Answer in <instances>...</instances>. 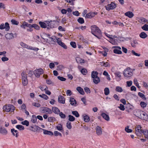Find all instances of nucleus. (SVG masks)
I'll list each match as a JSON object with an SVG mask.
<instances>
[{
  "label": "nucleus",
  "instance_id": "obj_6",
  "mask_svg": "<svg viewBox=\"0 0 148 148\" xmlns=\"http://www.w3.org/2000/svg\"><path fill=\"white\" fill-rule=\"evenodd\" d=\"M116 7V4L114 2H112L110 4H108L106 6V8L107 10L109 11L110 10H113Z\"/></svg>",
  "mask_w": 148,
  "mask_h": 148
},
{
  "label": "nucleus",
  "instance_id": "obj_51",
  "mask_svg": "<svg viewBox=\"0 0 148 148\" xmlns=\"http://www.w3.org/2000/svg\"><path fill=\"white\" fill-rule=\"evenodd\" d=\"M22 79H27V74L23 72L21 73Z\"/></svg>",
  "mask_w": 148,
  "mask_h": 148
},
{
  "label": "nucleus",
  "instance_id": "obj_27",
  "mask_svg": "<svg viewBox=\"0 0 148 148\" xmlns=\"http://www.w3.org/2000/svg\"><path fill=\"white\" fill-rule=\"evenodd\" d=\"M43 133L45 134H48L50 135H53V133L52 132L45 129L43 130Z\"/></svg>",
  "mask_w": 148,
  "mask_h": 148
},
{
  "label": "nucleus",
  "instance_id": "obj_2",
  "mask_svg": "<svg viewBox=\"0 0 148 148\" xmlns=\"http://www.w3.org/2000/svg\"><path fill=\"white\" fill-rule=\"evenodd\" d=\"M3 109L5 111L12 112L15 110V107L12 104L6 105L3 106Z\"/></svg>",
  "mask_w": 148,
  "mask_h": 148
},
{
  "label": "nucleus",
  "instance_id": "obj_33",
  "mask_svg": "<svg viewBox=\"0 0 148 148\" xmlns=\"http://www.w3.org/2000/svg\"><path fill=\"white\" fill-rule=\"evenodd\" d=\"M138 95L139 96V97L143 99H144L145 100H146V98L145 97V95L143 94L142 93L140 92H139L138 93Z\"/></svg>",
  "mask_w": 148,
  "mask_h": 148
},
{
  "label": "nucleus",
  "instance_id": "obj_46",
  "mask_svg": "<svg viewBox=\"0 0 148 148\" xmlns=\"http://www.w3.org/2000/svg\"><path fill=\"white\" fill-rule=\"evenodd\" d=\"M84 120L86 122H88L90 121V118L87 115H85L84 117Z\"/></svg>",
  "mask_w": 148,
  "mask_h": 148
},
{
  "label": "nucleus",
  "instance_id": "obj_28",
  "mask_svg": "<svg viewBox=\"0 0 148 148\" xmlns=\"http://www.w3.org/2000/svg\"><path fill=\"white\" fill-rule=\"evenodd\" d=\"M71 102L70 104L72 105H75L76 104V101L73 98H71L70 100Z\"/></svg>",
  "mask_w": 148,
  "mask_h": 148
},
{
  "label": "nucleus",
  "instance_id": "obj_35",
  "mask_svg": "<svg viewBox=\"0 0 148 148\" xmlns=\"http://www.w3.org/2000/svg\"><path fill=\"white\" fill-rule=\"evenodd\" d=\"M115 90L117 92H121L123 91V90L121 87L119 86H117L116 87Z\"/></svg>",
  "mask_w": 148,
  "mask_h": 148
},
{
  "label": "nucleus",
  "instance_id": "obj_25",
  "mask_svg": "<svg viewBox=\"0 0 148 148\" xmlns=\"http://www.w3.org/2000/svg\"><path fill=\"white\" fill-rule=\"evenodd\" d=\"M139 36L141 38L145 39L147 36V35L145 32H143L140 34Z\"/></svg>",
  "mask_w": 148,
  "mask_h": 148
},
{
  "label": "nucleus",
  "instance_id": "obj_37",
  "mask_svg": "<svg viewBox=\"0 0 148 148\" xmlns=\"http://www.w3.org/2000/svg\"><path fill=\"white\" fill-rule=\"evenodd\" d=\"M113 52L117 54H121L122 52L120 50L117 49H115L113 50Z\"/></svg>",
  "mask_w": 148,
  "mask_h": 148
},
{
  "label": "nucleus",
  "instance_id": "obj_31",
  "mask_svg": "<svg viewBox=\"0 0 148 148\" xmlns=\"http://www.w3.org/2000/svg\"><path fill=\"white\" fill-rule=\"evenodd\" d=\"M100 79L99 77L93 78V82L95 84H98L100 82Z\"/></svg>",
  "mask_w": 148,
  "mask_h": 148
},
{
  "label": "nucleus",
  "instance_id": "obj_24",
  "mask_svg": "<svg viewBox=\"0 0 148 148\" xmlns=\"http://www.w3.org/2000/svg\"><path fill=\"white\" fill-rule=\"evenodd\" d=\"M56 128L58 130L61 132L63 131L62 125L61 124H58V125L56 127Z\"/></svg>",
  "mask_w": 148,
  "mask_h": 148
},
{
  "label": "nucleus",
  "instance_id": "obj_45",
  "mask_svg": "<svg viewBox=\"0 0 148 148\" xmlns=\"http://www.w3.org/2000/svg\"><path fill=\"white\" fill-rule=\"evenodd\" d=\"M140 105L143 108H144L146 107L147 104L146 103L143 101H141L140 103Z\"/></svg>",
  "mask_w": 148,
  "mask_h": 148
},
{
  "label": "nucleus",
  "instance_id": "obj_62",
  "mask_svg": "<svg viewBox=\"0 0 148 148\" xmlns=\"http://www.w3.org/2000/svg\"><path fill=\"white\" fill-rule=\"evenodd\" d=\"M55 119V118L53 117H50L48 118V121L49 122H52Z\"/></svg>",
  "mask_w": 148,
  "mask_h": 148
},
{
  "label": "nucleus",
  "instance_id": "obj_43",
  "mask_svg": "<svg viewBox=\"0 0 148 148\" xmlns=\"http://www.w3.org/2000/svg\"><path fill=\"white\" fill-rule=\"evenodd\" d=\"M32 27H34L35 29L38 30L40 29V27L37 25L34 24L32 25Z\"/></svg>",
  "mask_w": 148,
  "mask_h": 148
},
{
  "label": "nucleus",
  "instance_id": "obj_42",
  "mask_svg": "<svg viewBox=\"0 0 148 148\" xmlns=\"http://www.w3.org/2000/svg\"><path fill=\"white\" fill-rule=\"evenodd\" d=\"M69 117V120L70 121H73L75 120V118L73 116L69 115L68 116Z\"/></svg>",
  "mask_w": 148,
  "mask_h": 148
},
{
  "label": "nucleus",
  "instance_id": "obj_53",
  "mask_svg": "<svg viewBox=\"0 0 148 148\" xmlns=\"http://www.w3.org/2000/svg\"><path fill=\"white\" fill-rule=\"evenodd\" d=\"M59 114L60 117L62 119H65L66 117V115L62 112H60Z\"/></svg>",
  "mask_w": 148,
  "mask_h": 148
},
{
  "label": "nucleus",
  "instance_id": "obj_14",
  "mask_svg": "<svg viewBox=\"0 0 148 148\" xmlns=\"http://www.w3.org/2000/svg\"><path fill=\"white\" fill-rule=\"evenodd\" d=\"M52 112H53L54 113L58 114L60 112V110L56 107H53L52 108Z\"/></svg>",
  "mask_w": 148,
  "mask_h": 148
},
{
  "label": "nucleus",
  "instance_id": "obj_3",
  "mask_svg": "<svg viewBox=\"0 0 148 148\" xmlns=\"http://www.w3.org/2000/svg\"><path fill=\"white\" fill-rule=\"evenodd\" d=\"M40 111L42 113L51 114L52 113V111L51 109L45 107H41L40 108Z\"/></svg>",
  "mask_w": 148,
  "mask_h": 148
},
{
  "label": "nucleus",
  "instance_id": "obj_50",
  "mask_svg": "<svg viewBox=\"0 0 148 148\" xmlns=\"http://www.w3.org/2000/svg\"><path fill=\"white\" fill-rule=\"evenodd\" d=\"M21 123L22 125H26L27 126H28L29 125V122L27 120H25L22 121Z\"/></svg>",
  "mask_w": 148,
  "mask_h": 148
},
{
  "label": "nucleus",
  "instance_id": "obj_47",
  "mask_svg": "<svg viewBox=\"0 0 148 148\" xmlns=\"http://www.w3.org/2000/svg\"><path fill=\"white\" fill-rule=\"evenodd\" d=\"M140 20L141 21L140 22L142 23L143 24L145 23L147 21V19L143 17L141 18H140Z\"/></svg>",
  "mask_w": 148,
  "mask_h": 148
},
{
  "label": "nucleus",
  "instance_id": "obj_52",
  "mask_svg": "<svg viewBox=\"0 0 148 148\" xmlns=\"http://www.w3.org/2000/svg\"><path fill=\"white\" fill-rule=\"evenodd\" d=\"M80 71L84 75H85L87 72V70L84 68L82 69Z\"/></svg>",
  "mask_w": 148,
  "mask_h": 148
},
{
  "label": "nucleus",
  "instance_id": "obj_63",
  "mask_svg": "<svg viewBox=\"0 0 148 148\" xmlns=\"http://www.w3.org/2000/svg\"><path fill=\"white\" fill-rule=\"evenodd\" d=\"M131 52L133 55L136 56H140V54L136 53L134 50H132Z\"/></svg>",
  "mask_w": 148,
  "mask_h": 148
},
{
  "label": "nucleus",
  "instance_id": "obj_36",
  "mask_svg": "<svg viewBox=\"0 0 148 148\" xmlns=\"http://www.w3.org/2000/svg\"><path fill=\"white\" fill-rule=\"evenodd\" d=\"M72 113L73 115H74L76 117H78L79 116V114L77 111H72Z\"/></svg>",
  "mask_w": 148,
  "mask_h": 148
},
{
  "label": "nucleus",
  "instance_id": "obj_19",
  "mask_svg": "<svg viewBox=\"0 0 148 148\" xmlns=\"http://www.w3.org/2000/svg\"><path fill=\"white\" fill-rule=\"evenodd\" d=\"M96 132L98 135H100L101 134V128L99 126H97L96 127Z\"/></svg>",
  "mask_w": 148,
  "mask_h": 148
},
{
  "label": "nucleus",
  "instance_id": "obj_55",
  "mask_svg": "<svg viewBox=\"0 0 148 148\" xmlns=\"http://www.w3.org/2000/svg\"><path fill=\"white\" fill-rule=\"evenodd\" d=\"M134 84L136 85V86L138 88H140V86H139V84L137 82V80L136 79H134Z\"/></svg>",
  "mask_w": 148,
  "mask_h": 148
},
{
  "label": "nucleus",
  "instance_id": "obj_4",
  "mask_svg": "<svg viewBox=\"0 0 148 148\" xmlns=\"http://www.w3.org/2000/svg\"><path fill=\"white\" fill-rule=\"evenodd\" d=\"M130 68L128 67L124 70L123 72V75L125 77H130L133 75L132 72L130 71Z\"/></svg>",
  "mask_w": 148,
  "mask_h": 148
},
{
  "label": "nucleus",
  "instance_id": "obj_58",
  "mask_svg": "<svg viewBox=\"0 0 148 148\" xmlns=\"http://www.w3.org/2000/svg\"><path fill=\"white\" fill-rule=\"evenodd\" d=\"M11 23L12 24L15 25H18V22L14 19H12L11 21Z\"/></svg>",
  "mask_w": 148,
  "mask_h": 148
},
{
  "label": "nucleus",
  "instance_id": "obj_49",
  "mask_svg": "<svg viewBox=\"0 0 148 148\" xmlns=\"http://www.w3.org/2000/svg\"><path fill=\"white\" fill-rule=\"evenodd\" d=\"M78 22L80 24H83L84 23V19L83 18L79 17L77 20Z\"/></svg>",
  "mask_w": 148,
  "mask_h": 148
},
{
  "label": "nucleus",
  "instance_id": "obj_5",
  "mask_svg": "<svg viewBox=\"0 0 148 148\" xmlns=\"http://www.w3.org/2000/svg\"><path fill=\"white\" fill-rule=\"evenodd\" d=\"M45 22L47 23V28H51L54 27V25L56 23L55 21H45Z\"/></svg>",
  "mask_w": 148,
  "mask_h": 148
},
{
  "label": "nucleus",
  "instance_id": "obj_56",
  "mask_svg": "<svg viewBox=\"0 0 148 148\" xmlns=\"http://www.w3.org/2000/svg\"><path fill=\"white\" fill-rule=\"evenodd\" d=\"M37 127V126L35 125L33 126H30L31 128H30V130L34 132L36 131V127Z\"/></svg>",
  "mask_w": 148,
  "mask_h": 148
},
{
  "label": "nucleus",
  "instance_id": "obj_48",
  "mask_svg": "<svg viewBox=\"0 0 148 148\" xmlns=\"http://www.w3.org/2000/svg\"><path fill=\"white\" fill-rule=\"evenodd\" d=\"M54 135L55 136H59L60 137L62 136V134L57 131H55L54 132Z\"/></svg>",
  "mask_w": 148,
  "mask_h": 148
},
{
  "label": "nucleus",
  "instance_id": "obj_13",
  "mask_svg": "<svg viewBox=\"0 0 148 148\" xmlns=\"http://www.w3.org/2000/svg\"><path fill=\"white\" fill-rule=\"evenodd\" d=\"M58 101L59 102L62 104H64L65 102L64 98L63 96L61 95L59 96L58 97Z\"/></svg>",
  "mask_w": 148,
  "mask_h": 148
},
{
  "label": "nucleus",
  "instance_id": "obj_44",
  "mask_svg": "<svg viewBox=\"0 0 148 148\" xmlns=\"http://www.w3.org/2000/svg\"><path fill=\"white\" fill-rule=\"evenodd\" d=\"M39 96L46 100L48 98V97L46 95L43 94L39 95Z\"/></svg>",
  "mask_w": 148,
  "mask_h": 148
},
{
  "label": "nucleus",
  "instance_id": "obj_23",
  "mask_svg": "<svg viewBox=\"0 0 148 148\" xmlns=\"http://www.w3.org/2000/svg\"><path fill=\"white\" fill-rule=\"evenodd\" d=\"M76 89L77 90L81 95H83L84 94V92L83 89L80 87H77Z\"/></svg>",
  "mask_w": 148,
  "mask_h": 148
},
{
  "label": "nucleus",
  "instance_id": "obj_32",
  "mask_svg": "<svg viewBox=\"0 0 148 148\" xmlns=\"http://www.w3.org/2000/svg\"><path fill=\"white\" fill-rule=\"evenodd\" d=\"M37 117L35 115H33L32 116L31 121L33 123H35L37 121Z\"/></svg>",
  "mask_w": 148,
  "mask_h": 148
},
{
  "label": "nucleus",
  "instance_id": "obj_60",
  "mask_svg": "<svg viewBox=\"0 0 148 148\" xmlns=\"http://www.w3.org/2000/svg\"><path fill=\"white\" fill-rule=\"evenodd\" d=\"M118 108L120 110L122 111H124L125 109L124 106L122 104H120V106L118 107Z\"/></svg>",
  "mask_w": 148,
  "mask_h": 148
},
{
  "label": "nucleus",
  "instance_id": "obj_16",
  "mask_svg": "<svg viewBox=\"0 0 148 148\" xmlns=\"http://www.w3.org/2000/svg\"><path fill=\"white\" fill-rule=\"evenodd\" d=\"M5 36L6 39L9 40L12 39L14 38L13 34L12 33L7 34Z\"/></svg>",
  "mask_w": 148,
  "mask_h": 148
},
{
  "label": "nucleus",
  "instance_id": "obj_1",
  "mask_svg": "<svg viewBox=\"0 0 148 148\" xmlns=\"http://www.w3.org/2000/svg\"><path fill=\"white\" fill-rule=\"evenodd\" d=\"M91 33L98 39L101 37V32L99 28L95 25L91 26Z\"/></svg>",
  "mask_w": 148,
  "mask_h": 148
},
{
  "label": "nucleus",
  "instance_id": "obj_12",
  "mask_svg": "<svg viewBox=\"0 0 148 148\" xmlns=\"http://www.w3.org/2000/svg\"><path fill=\"white\" fill-rule=\"evenodd\" d=\"M32 25L29 24L25 21H23L22 23V24L21 25V27H23L24 28H25V27H24L25 26L27 27L30 28L32 27Z\"/></svg>",
  "mask_w": 148,
  "mask_h": 148
},
{
  "label": "nucleus",
  "instance_id": "obj_61",
  "mask_svg": "<svg viewBox=\"0 0 148 148\" xmlns=\"http://www.w3.org/2000/svg\"><path fill=\"white\" fill-rule=\"evenodd\" d=\"M138 44V42L137 41L134 40L133 42H132L131 45L132 46H135Z\"/></svg>",
  "mask_w": 148,
  "mask_h": 148
},
{
  "label": "nucleus",
  "instance_id": "obj_57",
  "mask_svg": "<svg viewBox=\"0 0 148 148\" xmlns=\"http://www.w3.org/2000/svg\"><path fill=\"white\" fill-rule=\"evenodd\" d=\"M66 127L67 128L69 129H71L72 128L71 123L70 122L68 121L66 123Z\"/></svg>",
  "mask_w": 148,
  "mask_h": 148
},
{
  "label": "nucleus",
  "instance_id": "obj_54",
  "mask_svg": "<svg viewBox=\"0 0 148 148\" xmlns=\"http://www.w3.org/2000/svg\"><path fill=\"white\" fill-rule=\"evenodd\" d=\"M27 48L28 49L35 50V51H37L39 49L37 48L36 47H27Z\"/></svg>",
  "mask_w": 148,
  "mask_h": 148
},
{
  "label": "nucleus",
  "instance_id": "obj_11",
  "mask_svg": "<svg viewBox=\"0 0 148 148\" xmlns=\"http://www.w3.org/2000/svg\"><path fill=\"white\" fill-rule=\"evenodd\" d=\"M97 14V12H91L86 14V17L87 18H91L94 17L95 15Z\"/></svg>",
  "mask_w": 148,
  "mask_h": 148
},
{
  "label": "nucleus",
  "instance_id": "obj_17",
  "mask_svg": "<svg viewBox=\"0 0 148 148\" xmlns=\"http://www.w3.org/2000/svg\"><path fill=\"white\" fill-rule=\"evenodd\" d=\"M141 119H142L146 120L147 119V114L144 112H142L140 113Z\"/></svg>",
  "mask_w": 148,
  "mask_h": 148
},
{
  "label": "nucleus",
  "instance_id": "obj_64",
  "mask_svg": "<svg viewBox=\"0 0 148 148\" xmlns=\"http://www.w3.org/2000/svg\"><path fill=\"white\" fill-rule=\"evenodd\" d=\"M58 78L61 80V81H65L66 80V79L63 77H61L60 76H58Z\"/></svg>",
  "mask_w": 148,
  "mask_h": 148
},
{
  "label": "nucleus",
  "instance_id": "obj_10",
  "mask_svg": "<svg viewBox=\"0 0 148 148\" xmlns=\"http://www.w3.org/2000/svg\"><path fill=\"white\" fill-rule=\"evenodd\" d=\"M110 42L113 45H116L118 44V40L117 39H115L112 37H109Z\"/></svg>",
  "mask_w": 148,
  "mask_h": 148
},
{
  "label": "nucleus",
  "instance_id": "obj_20",
  "mask_svg": "<svg viewBox=\"0 0 148 148\" xmlns=\"http://www.w3.org/2000/svg\"><path fill=\"white\" fill-rule=\"evenodd\" d=\"M0 133L3 134L5 135L7 133V131L4 127H1L0 128Z\"/></svg>",
  "mask_w": 148,
  "mask_h": 148
},
{
  "label": "nucleus",
  "instance_id": "obj_22",
  "mask_svg": "<svg viewBox=\"0 0 148 148\" xmlns=\"http://www.w3.org/2000/svg\"><path fill=\"white\" fill-rule=\"evenodd\" d=\"M101 116L107 121H109L110 119L109 116L104 113H102L101 114Z\"/></svg>",
  "mask_w": 148,
  "mask_h": 148
},
{
  "label": "nucleus",
  "instance_id": "obj_9",
  "mask_svg": "<svg viewBox=\"0 0 148 148\" xmlns=\"http://www.w3.org/2000/svg\"><path fill=\"white\" fill-rule=\"evenodd\" d=\"M141 128L142 127L140 125H136V127L135 128V130L136 132H137V133H136V134L138 136H139L138 135L139 134H140L143 132V130L141 129Z\"/></svg>",
  "mask_w": 148,
  "mask_h": 148
},
{
  "label": "nucleus",
  "instance_id": "obj_41",
  "mask_svg": "<svg viewBox=\"0 0 148 148\" xmlns=\"http://www.w3.org/2000/svg\"><path fill=\"white\" fill-rule=\"evenodd\" d=\"M141 28L145 31H148V25L145 24L143 26L141 27Z\"/></svg>",
  "mask_w": 148,
  "mask_h": 148
},
{
  "label": "nucleus",
  "instance_id": "obj_29",
  "mask_svg": "<svg viewBox=\"0 0 148 148\" xmlns=\"http://www.w3.org/2000/svg\"><path fill=\"white\" fill-rule=\"evenodd\" d=\"M144 135L145 137L148 140V130H144L141 133Z\"/></svg>",
  "mask_w": 148,
  "mask_h": 148
},
{
  "label": "nucleus",
  "instance_id": "obj_30",
  "mask_svg": "<svg viewBox=\"0 0 148 148\" xmlns=\"http://www.w3.org/2000/svg\"><path fill=\"white\" fill-rule=\"evenodd\" d=\"M57 42L58 45L61 46H66L64 43H63L61 41V40L59 38H58V39H57Z\"/></svg>",
  "mask_w": 148,
  "mask_h": 148
},
{
  "label": "nucleus",
  "instance_id": "obj_7",
  "mask_svg": "<svg viewBox=\"0 0 148 148\" xmlns=\"http://www.w3.org/2000/svg\"><path fill=\"white\" fill-rule=\"evenodd\" d=\"M34 73L36 77H38L40 75L43 73V70L41 68L37 69L34 71Z\"/></svg>",
  "mask_w": 148,
  "mask_h": 148
},
{
  "label": "nucleus",
  "instance_id": "obj_39",
  "mask_svg": "<svg viewBox=\"0 0 148 148\" xmlns=\"http://www.w3.org/2000/svg\"><path fill=\"white\" fill-rule=\"evenodd\" d=\"M22 84L23 86H25L28 84L27 79H22Z\"/></svg>",
  "mask_w": 148,
  "mask_h": 148
},
{
  "label": "nucleus",
  "instance_id": "obj_59",
  "mask_svg": "<svg viewBox=\"0 0 148 148\" xmlns=\"http://www.w3.org/2000/svg\"><path fill=\"white\" fill-rule=\"evenodd\" d=\"M84 89L86 92L88 94L90 93V90L87 87H86L84 88Z\"/></svg>",
  "mask_w": 148,
  "mask_h": 148
},
{
  "label": "nucleus",
  "instance_id": "obj_18",
  "mask_svg": "<svg viewBox=\"0 0 148 148\" xmlns=\"http://www.w3.org/2000/svg\"><path fill=\"white\" fill-rule=\"evenodd\" d=\"M125 15L130 18H132L134 16V14L132 12L129 11L125 13Z\"/></svg>",
  "mask_w": 148,
  "mask_h": 148
},
{
  "label": "nucleus",
  "instance_id": "obj_40",
  "mask_svg": "<svg viewBox=\"0 0 148 148\" xmlns=\"http://www.w3.org/2000/svg\"><path fill=\"white\" fill-rule=\"evenodd\" d=\"M104 94L106 95H108L110 93L109 89L108 88H106L104 90Z\"/></svg>",
  "mask_w": 148,
  "mask_h": 148
},
{
  "label": "nucleus",
  "instance_id": "obj_38",
  "mask_svg": "<svg viewBox=\"0 0 148 148\" xmlns=\"http://www.w3.org/2000/svg\"><path fill=\"white\" fill-rule=\"evenodd\" d=\"M16 127L20 130H24L25 128L22 125H17L16 126Z\"/></svg>",
  "mask_w": 148,
  "mask_h": 148
},
{
  "label": "nucleus",
  "instance_id": "obj_34",
  "mask_svg": "<svg viewBox=\"0 0 148 148\" xmlns=\"http://www.w3.org/2000/svg\"><path fill=\"white\" fill-rule=\"evenodd\" d=\"M40 88L42 91L46 90L48 89L47 87L44 85H41L40 86Z\"/></svg>",
  "mask_w": 148,
  "mask_h": 148
},
{
  "label": "nucleus",
  "instance_id": "obj_26",
  "mask_svg": "<svg viewBox=\"0 0 148 148\" xmlns=\"http://www.w3.org/2000/svg\"><path fill=\"white\" fill-rule=\"evenodd\" d=\"M98 72L97 71H93L91 73V77L93 78L95 77H98L97 76Z\"/></svg>",
  "mask_w": 148,
  "mask_h": 148
},
{
  "label": "nucleus",
  "instance_id": "obj_21",
  "mask_svg": "<svg viewBox=\"0 0 148 148\" xmlns=\"http://www.w3.org/2000/svg\"><path fill=\"white\" fill-rule=\"evenodd\" d=\"M39 24L42 28H45L47 27V23L42 21H40Z\"/></svg>",
  "mask_w": 148,
  "mask_h": 148
},
{
  "label": "nucleus",
  "instance_id": "obj_8",
  "mask_svg": "<svg viewBox=\"0 0 148 148\" xmlns=\"http://www.w3.org/2000/svg\"><path fill=\"white\" fill-rule=\"evenodd\" d=\"M10 28L9 24L8 22L5 23V25L3 23L1 24L0 25V29H4L6 31H8Z\"/></svg>",
  "mask_w": 148,
  "mask_h": 148
},
{
  "label": "nucleus",
  "instance_id": "obj_15",
  "mask_svg": "<svg viewBox=\"0 0 148 148\" xmlns=\"http://www.w3.org/2000/svg\"><path fill=\"white\" fill-rule=\"evenodd\" d=\"M100 65L101 66H104L105 67H110V64L108 62H105L103 61L100 62Z\"/></svg>",
  "mask_w": 148,
  "mask_h": 148
}]
</instances>
